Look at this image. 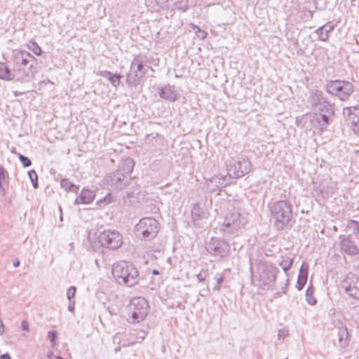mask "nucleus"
Masks as SVG:
<instances>
[{
  "mask_svg": "<svg viewBox=\"0 0 359 359\" xmlns=\"http://www.w3.org/2000/svg\"><path fill=\"white\" fill-rule=\"evenodd\" d=\"M307 103L311 109L318 111L313 116L311 122H316V126L321 130L326 128L333 121L334 111L333 104L330 103L323 91L313 89L310 91L307 98Z\"/></svg>",
  "mask_w": 359,
  "mask_h": 359,
  "instance_id": "1",
  "label": "nucleus"
},
{
  "mask_svg": "<svg viewBox=\"0 0 359 359\" xmlns=\"http://www.w3.org/2000/svg\"><path fill=\"white\" fill-rule=\"evenodd\" d=\"M11 62L15 79L17 81L24 82L34 76L37 72V60L26 50H13Z\"/></svg>",
  "mask_w": 359,
  "mask_h": 359,
  "instance_id": "2",
  "label": "nucleus"
},
{
  "mask_svg": "<svg viewBox=\"0 0 359 359\" xmlns=\"http://www.w3.org/2000/svg\"><path fill=\"white\" fill-rule=\"evenodd\" d=\"M112 275L119 285L134 287L142 278L137 268L131 262L120 261L113 264Z\"/></svg>",
  "mask_w": 359,
  "mask_h": 359,
  "instance_id": "3",
  "label": "nucleus"
},
{
  "mask_svg": "<svg viewBox=\"0 0 359 359\" xmlns=\"http://www.w3.org/2000/svg\"><path fill=\"white\" fill-rule=\"evenodd\" d=\"M271 221L273 227L278 230H283L290 225L292 218L291 203L285 200L274 202L270 206Z\"/></svg>",
  "mask_w": 359,
  "mask_h": 359,
  "instance_id": "4",
  "label": "nucleus"
},
{
  "mask_svg": "<svg viewBox=\"0 0 359 359\" xmlns=\"http://www.w3.org/2000/svg\"><path fill=\"white\" fill-rule=\"evenodd\" d=\"M247 222L246 217L240 212L237 211L227 212L221 230L223 236L229 238L238 236Z\"/></svg>",
  "mask_w": 359,
  "mask_h": 359,
  "instance_id": "5",
  "label": "nucleus"
},
{
  "mask_svg": "<svg viewBox=\"0 0 359 359\" xmlns=\"http://www.w3.org/2000/svg\"><path fill=\"white\" fill-rule=\"evenodd\" d=\"M149 305L142 297L131 299L126 306L127 320L130 323H138L143 321L149 312Z\"/></svg>",
  "mask_w": 359,
  "mask_h": 359,
  "instance_id": "6",
  "label": "nucleus"
},
{
  "mask_svg": "<svg viewBox=\"0 0 359 359\" xmlns=\"http://www.w3.org/2000/svg\"><path fill=\"white\" fill-rule=\"evenodd\" d=\"M159 229V222L153 217L142 218L134 228L136 237L147 241L153 240L157 236Z\"/></svg>",
  "mask_w": 359,
  "mask_h": 359,
  "instance_id": "7",
  "label": "nucleus"
},
{
  "mask_svg": "<svg viewBox=\"0 0 359 359\" xmlns=\"http://www.w3.org/2000/svg\"><path fill=\"white\" fill-rule=\"evenodd\" d=\"M325 90L341 101L348 100L354 91L353 85L345 80H330L325 86Z\"/></svg>",
  "mask_w": 359,
  "mask_h": 359,
  "instance_id": "8",
  "label": "nucleus"
},
{
  "mask_svg": "<svg viewBox=\"0 0 359 359\" xmlns=\"http://www.w3.org/2000/svg\"><path fill=\"white\" fill-rule=\"evenodd\" d=\"M252 167V163L248 156L232 158L226 164L228 177L229 179L241 178L251 171Z\"/></svg>",
  "mask_w": 359,
  "mask_h": 359,
  "instance_id": "9",
  "label": "nucleus"
},
{
  "mask_svg": "<svg viewBox=\"0 0 359 359\" xmlns=\"http://www.w3.org/2000/svg\"><path fill=\"white\" fill-rule=\"evenodd\" d=\"M259 282L264 287L271 288L276 283L279 269L272 263L260 261L258 264Z\"/></svg>",
  "mask_w": 359,
  "mask_h": 359,
  "instance_id": "10",
  "label": "nucleus"
},
{
  "mask_svg": "<svg viewBox=\"0 0 359 359\" xmlns=\"http://www.w3.org/2000/svg\"><path fill=\"white\" fill-rule=\"evenodd\" d=\"M97 240L101 246L111 250H116L123 243L122 234L115 229H104L100 232Z\"/></svg>",
  "mask_w": 359,
  "mask_h": 359,
  "instance_id": "11",
  "label": "nucleus"
},
{
  "mask_svg": "<svg viewBox=\"0 0 359 359\" xmlns=\"http://www.w3.org/2000/svg\"><path fill=\"white\" fill-rule=\"evenodd\" d=\"M208 253L219 257H226L231 252L230 245L223 238L212 237L206 245Z\"/></svg>",
  "mask_w": 359,
  "mask_h": 359,
  "instance_id": "12",
  "label": "nucleus"
},
{
  "mask_svg": "<svg viewBox=\"0 0 359 359\" xmlns=\"http://www.w3.org/2000/svg\"><path fill=\"white\" fill-rule=\"evenodd\" d=\"M103 182L111 190L119 191L128 184L129 180L119 171H114L107 175Z\"/></svg>",
  "mask_w": 359,
  "mask_h": 359,
  "instance_id": "13",
  "label": "nucleus"
},
{
  "mask_svg": "<svg viewBox=\"0 0 359 359\" xmlns=\"http://www.w3.org/2000/svg\"><path fill=\"white\" fill-rule=\"evenodd\" d=\"M341 287L345 290L348 295L359 300V277L349 273L341 282Z\"/></svg>",
  "mask_w": 359,
  "mask_h": 359,
  "instance_id": "14",
  "label": "nucleus"
},
{
  "mask_svg": "<svg viewBox=\"0 0 359 359\" xmlns=\"http://www.w3.org/2000/svg\"><path fill=\"white\" fill-rule=\"evenodd\" d=\"M231 184L229 177L227 176L215 175L210 178L206 180L205 187L210 193H215L221 191L222 189L227 187Z\"/></svg>",
  "mask_w": 359,
  "mask_h": 359,
  "instance_id": "15",
  "label": "nucleus"
},
{
  "mask_svg": "<svg viewBox=\"0 0 359 359\" xmlns=\"http://www.w3.org/2000/svg\"><path fill=\"white\" fill-rule=\"evenodd\" d=\"M343 115L347 124L352 127V130L355 133L359 131V106L344 108Z\"/></svg>",
  "mask_w": 359,
  "mask_h": 359,
  "instance_id": "16",
  "label": "nucleus"
},
{
  "mask_svg": "<svg viewBox=\"0 0 359 359\" xmlns=\"http://www.w3.org/2000/svg\"><path fill=\"white\" fill-rule=\"evenodd\" d=\"M341 250L348 255L354 256L358 254L359 250L355 242L351 239V236H339Z\"/></svg>",
  "mask_w": 359,
  "mask_h": 359,
  "instance_id": "17",
  "label": "nucleus"
},
{
  "mask_svg": "<svg viewBox=\"0 0 359 359\" xmlns=\"http://www.w3.org/2000/svg\"><path fill=\"white\" fill-rule=\"evenodd\" d=\"M159 97L171 102L177 101L180 97V94L170 85H165L158 88Z\"/></svg>",
  "mask_w": 359,
  "mask_h": 359,
  "instance_id": "18",
  "label": "nucleus"
},
{
  "mask_svg": "<svg viewBox=\"0 0 359 359\" xmlns=\"http://www.w3.org/2000/svg\"><path fill=\"white\" fill-rule=\"evenodd\" d=\"M95 193L94 191H92L89 189H87V188H83L79 196H77L74 201V203L75 205H78V204H90V203H92L93 201V200L95 199Z\"/></svg>",
  "mask_w": 359,
  "mask_h": 359,
  "instance_id": "19",
  "label": "nucleus"
},
{
  "mask_svg": "<svg viewBox=\"0 0 359 359\" xmlns=\"http://www.w3.org/2000/svg\"><path fill=\"white\" fill-rule=\"evenodd\" d=\"M134 161L128 158L124 161L122 165H120L116 171H119L121 173L123 174V176H125L126 178L130 181L131 179L130 175L134 168Z\"/></svg>",
  "mask_w": 359,
  "mask_h": 359,
  "instance_id": "20",
  "label": "nucleus"
},
{
  "mask_svg": "<svg viewBox=\"0 0 359 359\" xmlns=\"http://www.w3.org/2000/svg\"><path fill=\"white\" fill-rule=\"evenodd\" d=\"M146 74V72H139L136 70L131 69L128 74L126 83L129 86H136L140 83L141 79Z\"/></svg>",
  "mask_w": 359,
  "mask_h": 359,
  "instance_id": "21",
  "label": "nucleus"
},
{
  "mask_svg": "<svg viewBox=\"0 0 359 359\" xmlns=\"http://www.w3.org/2000/svg\"><path fill=\"white\" fill-rule=\"evenodd\" d=\"M338 341L341 347H346L349 343V334L346 327L341 325L338 327Z\"/></svg>",
  "mask_w": 359,
  "mask_h": 359,
  "instance_id": "22",
  "label": "nucleus"
},
{
  "mask_svg": "<svg viewBox=\"0 0 359 359\" xmlns=\"http://www.w3.org/2000/svg\"><path fill=\"white\" fill-rule=\"evenodd\" d=\"M0 79L5 81L15 79L12 69L5 62H0Z\"/></svg>",
  "mask_w": 359,
  "mask_h": 359,
  "instance_id": "23",
  "label": "nucleus"
},
{
  "mask_svg": "<svg viewBox=\"0 0 359 359\" xmlns=\"http://www.w3.org/2000/svg\"><path fill=\"white\" fill-rule=\"evenodd\" d=\"M205 217V213L202 211L198 203H195L191 210V218L194 225H199V220Z\"/></svg>",
  "mask_w": 359,
  "mask_h": 359,
  "instance_id": "24",
  "label": "nucleus"
},
{
  "mask_svg": "<svg viewBox=\"0 0 359 359\" xmlns=\"http://www.w3.org/2000/svg\"><path fill=\"white\" fill-rule=\"evenodd\" d=\"M145 60H144V57H142V55H137L135 57V58L133 59V60L132 61V64H131V67H130V69H134L139 72L140 73V72H146V70H144V66L145 65Z\"/></svg>",
  "mask_w": 359,
  "mask_h": 359,
  "instance_id": "25",
  "label": "nucleus"
},
{
  "mask_svg": "<svg viewBox=\"0 0 359 359\" xmlns=\"http://www.w3.org/2000/svg\"><path fill=\"white\" fill-rule=\"evenodd\" d=\"M294 262V257L291 254H286L281 256V260L279 262V265L282 267L285 273L292 267Z\"/></svg>",
  "mask_w": 359,
  "mask_h": 359,
  "instance_id": "26",
  "label": "nucleus"
},
{
  "mask_svg": "<svg viewBox=\"0 0 359 359\" xmlns=\"http://www.w3.org/2000/svg\"><path fill=\"white\" fill-rule=\"evenodd\" d=\"M60 186L67 192H74L76 194L79 193V187L74 184L67 178H62L60 180Z\"/></svg>",
  "mask_w": 359,
  "mask_h": 359,
  "instance_id": "27",
  "label": "nucleus"
},
{
  "mask_svg": "<svg viewBox=\"0 0 359 359\" xmlns=\"http://www.w3.org/2000/svg\"><path fill=\"white\" fill-rule=\"evenodd\" d=\"M330 26V22L325 24L324 25L318 27L316 30V33L318 35V38L319 41H326L329 38V34H327V31L325 30V29L327 28Z\"/></svg>",
  "mask_w": 359,
  "mask_h": 359,
  "instance_id": "28",
  "label": "nucleus"
},
{
  "mask_svg": "<svg viewBox=\"0 0 359 359\" xmlns=\"http://www.w3.org/2000/svg\"><path fill=\"white\" fill-rule=\"evenodd\" d=\"M148 332L144 330L134 329L130 332L132 337L135 338L137 342H141L147 336Z\"/></svg>",
  "mask_w": 359,
  "mask_h": 359,
  "instance_id": "29",
  "label": "nucleus"
},
{
  "mask_svg": "<svg viewBox=\"0 0 359 359\" xmlns=\"http://www.w3.org/2000/svg\"><path fill=\"white\" fill-rule=\"evenodd\" d=\"M314 287L312 285H309L306 290V301L310 305H315L317 303V299L313 296Z\"/></svg>",
  "mask_w": 359,
  "mask_h": 359,
  "instance_id": "30",
  "label": "nucleus"
},
{
  "mask_svg": "<svg viewBox=\"0 0 359 359\" xmlns=\"http://www.w3.org/2000/svg\"><path fill=\"white\" fill-rule=\"evenodd\" d=\"M177 10L186 12L189 8V0H172Z\"/></svg>",
  "mask_w": 359,
  "mask_h": 359,
  "instance_id": "31",
  "label": "nucleus"
},
{
  "mask_svg": "<svg viewBox=\"0 0 359 359\" xmlns=\"http://www.w3.org/2000/svg\"><path fill=\"white\" fill-rule=\"evenodd\" d=\"M29 50L34 53L36 55L41 54V48L34 41H30L27 45Z\"/></svg>",
  "mask_w": 359,
  "mask_h": 359,
  "instance_id": "32",
  "label": "nucleus"
},
{
  "mask_svg": "<svg viewBox=\"0 0 359 359\" xmlns=\"http://www.w3.org/2000/svg\"><path fill=\"white\" fill-rule=\"evenodd\" d=\"M29 178L32 182V186L34 189H37L39 187L38 184V175L34 170H31L27 172Z\"/></svg>",
  "mask_w": 359,
  "mask_h": 359,
  "instance_id": "33",
  "label": "nucleus"
},
{
  "mask_svg": "<svg viewBox=\"0 0 359 359\" xmlns=\"http://www.w3.org/2000/svg\"><path fill=\"white\" fill-rule=\"evenodd\" d=\"M121 78V75L118 73L112 74L109 76L108 80L110 81L111 85L114 87H117L120 83V79Z\"/></svg>",
  "mask_w": 359,
  "mask_h": 359,
  "instance_id": "34",
  "label": "nucleus"
},
{
  "mask_svg": "<svg viewBox=\"0 0 359 359\" xmlns=\"http://www.w3.org/2000/svg\"><path fill=\"white\" fill-rule=\"evenodd\" d=\"M308 273H309V264L304 262L300 267L298 276H300L302 278L306 277L308 278Z\"/></svg>",
  "mask_w": 359,
  "mask_h": 359,
  "instance_id": "35",
  "label": "nucleus"
},
{
  "mask_svg": "<svg viewBox=\"0 0 359 359\" xmlns=\"http://www.w3.org/2000/svg\"><path fill=\"white\" fill-rule=\"evenodd\" d=\"M17 155L24 168H27L31 165L32 161L27 156H25L20 153L17 154Z\"/></svg>",
  "mask_w": 359,
  "mask_h": 359,
  "instance_id": "36",
  "label": "nucleus"
},
{
  "mask_svg": "<svg viewBox=\"0 0 359 359\" xmlns=\"http://www.w3.org/2000/svg\"><path fill=\"white\" fill-rule=\"evenodd\" d=\"M348 226L352 229L355 234L359 235V222L351 219L349 222Z\"/></svg>",
  "mask_w": 359,
  "mask_h": 359,
  "instance_id": "37",
  "label": "nucleus"
},
{
  "mask_svg": "<svg viewBox=\"0 0 359 359\" xmlns=\"http://www.w3.org/2000/svg\"><path fill=\"white\" fill-rule=\"evenodd\" d=\"M215 279L217 280V284L213 287V290H216V291H219L221 288V285H222V283L224 280V276L222 274H219V275L217 274L215 276Z\"/></svg>",
  "mask_w": 359,
  "mask_h": 359,
  "instance_id": "38",
  "label": "nucleus"
},
{
  "mask_svg": "<svg viewBox=\"0 0 359 359\" xmlns=\"http://www.w3.org/2000/svg\"><path fill=\"white\" fill-rule=\"evenodd\" d=\"M307 281V278H302L300 276L297 277V281L296 284V287L298 290H302L304 285H306Z\"/></svg>",
  "mask_w": 359,
  "mask_h": 359,
  "instance_id": "39",
  "label": "nucleus"
},
{
  "mask_svg": "<svg viewBox=\"0 0 359 359\" xmlns=\"http://www.w3.org/2000/svg\"><path fill=\"white\" fill-rule=\"evenodd\" d=\"M57 337V331H49L48 332V338L51 343L52 346H55L56 344V339Z\"/></svg>",
  "mask_w": 359,
  "mask_h": 359,
  "instance_id": "40",
  "label": "nucleus"
},
{
  "mask_svg": "<svg viewBox=\"0 0 359 359\" xmlns=\"http://www.w3.org/2000/svg\"><path fill=\"white\" fill-rule=\"evenodd\" d=\"M112 201V198H111V196L110 194H108L107 196H105L104 197H103L102 198H100V200H98L97 201V203L100 205V206H102V204H109Z\"/></svg>",
  "mask_w": 359,
  "mask_h": 359,
  "instance_id": "41",
  "label": "nucleus"
},
{
  "mask_svg": "<svg viewBox=\"0 0 359 359\" xmlns=\"http://www.w3.org/2000/svg\"><path fill=\"white\" fill-rule=\"evenodd\" d=\"M76 288L74 286H70L67 291V297L68 300H74V296L76 294Z\"/></svg>",
  "mask_w": 359,
  "mask_h": 359,
  "instance_id": "42",
  "label": "nucleus"
},
{
  "mask_svg": "<svg viewBox=\"0 0 359 359\" xmlns=\"http://www.w3.org/2000/svg\"><path fill=\"white\" fill-rule=\"evenodd\" d=\"M6 174H7V172L5 170V168L2 166H0V188L1 189H3L2 184H3V182L6 179Z\"/></svg>",
  "mask_w": 359,
  "mask_h": 359,
  "instance_id": "43",
  "label": "nucleus"
},
{
  "mask_svg": "<svg viewBox=\"0 0 359 359\" xmlns=\"http://www.w3.org/2000/svg\"><path fill=\"white\" fill-rule=\"evenodd\" d=\"M208 276L207 271H201L196 275L197 279L200 282H204Z\"/></svg>",
  "mask_w": 359,
  "mask_h": 359,
  "instance_id": "44",
  "label": "nucleus"
},
{
  "mask_svg": "<svg viewBox=\"0 0 359 359\" xmlns=\"http://www.w3.org/2000/svg\"><path fill=\"white\" fill-rule=\"evenodd\" d=\"M199 294L201 297H208L210 295V290L208 287H206L205 288L201 289L199 292Z\"/></svg>",
  "mask_w": 359,
  "mask_h": 359,
  "instance_id": "45",
  "label": "nucleus"
},
{
  "mask_svg": "<svg viewBox=\"0 0 359 359\" xmlns=\"http://www.w3.org/2000/svg\"><path fill=\"white\" fill-rule=\"evenodd\" d=\"M68 311L70 312H74L75 309V301L74 300H69L68 304Z\"/></svg>",
  "mask_w": 359,
  "mask_h": 359,
  "instance_id": "46",
  "label": "nucleus"
},
{
  "mask_svg": "<svg viewBox=\"0 0 359 359\" xmlns=\"http://www.w3.org/2000/svg\"><path fill=\"white\" fill-rule=\"evenodd\" d=\"M21 328L22 330H26V331H28L29 330V323L26 320H22V323H21Z\"/></svg>",
  "mask_w": 359,
  "mask_h": 359,
  "instance_id": "47",
  "label": "nucleus"
},
{
  "mask_svg": "<svg viewBox=\"0 0 359 359\" xmlns=\"http://www.w3.org/2000/svg\"><path fill=\"white\" fill-rule=\"evenodd\" d=\"M112 73L109 71H103L101 73V75L104 77V78H109V76H110V75H111Z\"/></svg>",
  "mask_w": 359,
  "mask_h": 359,
  "instance_id": "48",
  "label": "nucleus"
},
{
  "mask_svg": "<svg viewBox=\"0 0 359 359\" xmlns=\"http://www.w3.org/2000/svg\"><path fill=\"white\" fill-rule=\"evenodd\" d=\"M4 332V325L1 318H0V334L3 335Z\"/></svg>",
  "mask_w": 359,
  "mask_h": 359,
  "instance_id": "49",
  "label": "nucleus"
},
{
  "mask_svg": "<svg viewBox=\"0 0 359 359\" xmlns=\"http://www.w3.org/2000/svg\"><path fill=\"white\" fill-rule=\"evenodd\" d=\"M0 359H11V357L8 353H5L0 355Z\"/></svg>",
  "mask_w": 359,
  "mask_h": 359,
  "instance_id": "50",
  "label": "nucleus"
},
{
  "mask_svg": "<svg viewBox=\"0 0 359 359\" xmlns=\"http://www.w3.org/2000/svg\"><path fill=\"white\" fill-rule=\"evenodd\" d=\"M20 264V260L16 259L13 261V266L14 267H18Z\"/></svg>",
  "mask_w": 359,
  "mask_h": 359,
  "instance_id": "51",
  "label": "nucleus"
},
{
  "mask_svg": "<svg viewBox=\"0 0 359 359\" xmlns=\"http://www.w3.org/2000/svg\"><path fill=\"white\" fill-rule=\"evenodd\" d=\"M334 29V27L330 23V26H328L327 28L325 29V30L327 31V34H329V33Z\"/></svg>",
  "mask_w": 359,
  "mask_h": 359,
  "instance_id": "52",
  "label": "nucleus"
},
{
  "mask_svg": "<svg viewBox=\"0 0 359 359\" xmlns=\"http://www.w3.org/2000/svg\"><path fill=\"white\" fill-rule=\"evenodd\" d=\"M198 29L201 32V35L199 36H201L202 39H204L207 36V33L204 31H201L199 27H198Z\"/></svg>",
  "mask_w": 359,
  "mask_h": 359,
  "instance_id": "53",
  "label": "nucleus"
},
{
  "mask_svg": "<svg viewBox=\"0 0 359 359\" xmlns=\"http://www.w3.org/2000/svg\"><path fill=\"white\" fill-rule=\"evenodd\" d=\"M24 93H22V92H20V91H14L13 92V95L15 96V97H18V96H20V95H23Z\"/></svg>",
  "mask_w": 359,
  "mask_h": 359,
  "instance_id": "54",
  "label": "nucleus"
},
{
  "mask_svg": "<svg viewBox=\"0 0 359 359\" xmlns=\"http://www.w3.org/2000/svg\"><path fill=\"white\" fill-rule=\"evenodd\" d=\"M152 274H154V275H158V274H159V271H158V270H157V269H153V270H152Z\"/></svg>",
  "mask_w": 359,
  "mask_h": 359,
  "instance_id": "55",
  "label": "nucleus"
},
{
  "mask_svg": "<svg viewBox=\"0 0 359 359\" xmlns=\"http://www.w3.org/2000/svg\"><path fill=\"white\" fill-rule=\"evenodd\" d=\"M11 151L12 153H13V154H18V153L15 151V147H11Z\"/></svg>",
  "mask_w": 359,
  "mask_h": 359,
  "instance_id": "56",
  "label": "nucleus"
},
{
  "mask_svg": "<svg viewBox=\"0 0 359 359\" xmlns=\"http://www.w3.org/2000/svg\"><path fill=\"white\" fill-rule=\"evenodd\" d=\"M159 3H165L169 1L170 0H158Z\"/></svg>",
  "mask_w": 359,
  "mask_h": 359,
  "instance_id": "57",
  "label": "nucleus"
},
{
  "mask_svg": "<svg viewBox=\"0 0 359 359\" xmlns=\"http://www.w3.org/2000/svg\"><path fill=\"white\" fill-rule=\"evenodd\" d=\"M55 359H64V358L60 355H57V356H55Z\"/></svg>",
  "mask_w": 359,
  "mask_h": 359,
  "instance_id": "58",
  "label": "nucleus"
},
{
  "mask_svg": "<svg viewBox=\"0 0 359 359\" xmlns=\"http://www.w3.org/2000/svg\"><path fill=\"white\" fill-rule=\"evenodd\" d=\"M131 194H133V193H129V192H128V193H127V196H128V198L132 197Z\"/></svg>",
  "mask_w": 359,
  "mask_h": 359,
  "instance_id": "59",
  "label": "nucleus"
}]
</instances>
